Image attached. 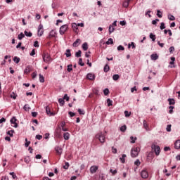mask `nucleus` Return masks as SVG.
<instances>
[{
	"label": "nucleus",
	"mask_w": 180,
	"mask_h": 180,
	"mask_svg": "<svg viewBox=\"0 0 180 180\" xmlns=\"http://www.w3.org/2000/svg\"><path fill=\"white\" fill-rule=\"evenodd\" d=\"M42 58H43V61L48 64H49V63H51V61H53V59L51 58V56H50V54H49V53H44L42 54Z\"/></svg>",
	"instance_id": "nucleus-1"
},
{
	"label": "nucleus",
	"mask_w": 180,
	"mask_h": 180,
	"mask_svg": "<svg viewBox=\"0 0 180 180\" xmlns=\"http://www.w3.org/2000/svg\"><path fill=\"white\" fill-rule=\"evenodd\" d=\"M152 150H154L155 155L158 156L160 155V153L161 152V148H160L159 146L155 145V143H153L151 145Z\"/></svg>",
	"instance_id": "nucleus-2"
},
{
	"label": "nucleus",
	"mask_w": 180,
	"mask_h": 180,
	"mask_svg": "<svg viewBox=\"0 0 180 180\" xmlns=\"http://www.w3.org/2000/svg\"><path fill=\"white\" fill-rule=\"evenodd\" d=\"M96 139H98L99 140L100 143H105V139L106 137L105 136V134H103L102 132H99L96 135Z\"/></svg>",
	"instance_id": "nucleus-3"
},
{
	"label": "nucleus",
	"mask_w": 180,
	"mask_h": 180,
	"mask_svg": "<svg viewBox=\"0 0 180 180\" xmlns=\"http://www.w3.org/2000/svg\"><path fill=\"white\" fill-rule=\"evenodd\" d=\"M140 151V148H134L131 150V157L132 158H136L139 155V152Z\"/></svg>",
	"instance_id": "nucleus-4"
},
{
	"label": "nucleus",
	"mask_w": 180,
	"mask_h": 180,
	"mask_svg": "<svg viewBox=\"0 0 180 180\" xmlns=\"http://www.w3.org/2000/svg\"><path fill=\"white\" fill-rule=\"evenodd\" d=\"M66 30H68V25L65 24L60 27L59 33L63 35L65 33Z\"/></svg>",
	"instance_id": "nucleus-5"
},
{
	"label": "nucleus",
	"mask_w": 180,
	"mask_h": 180,
	"mask_svg": "<svg viewBox=\"0 0 180 180\" xmlns=\"http://www.w3.org/2000/svg\"><path fill=\"white\" fill-rule=\"evenodd\" d=\"M44 30L43 29V25L40 24L38 27V36L41 37V35L44 34Z\"/></svg>",
	"instance_id": "nucleus-6"
},
{
	"label": "nucleus",
	"mask_w": 180,
	"mask_h": 180,
	"mask_svg": "<svg viewBox=\"0 0 180 180\" xmlns=\"http://www.w3.org/2000/svg\"><path fill=\"white\" fill-rule=\"evenodd\" d=\"M141 176L144 179L148 178V172H147V170H142L141 172Z\"/></svg>",
	"instance_id": "nucleus-7"
},
{
	"label": "nucleus",
	"mask_w": 180,
	"mask_h": 180,
	"mask_svg": "<svg viewBox=\"0 0 180 180\" xmlns=\"http://www.w3.org/2000/svg\"><path fill=\"white\" fill-rule=\"evenodd\" d=\"M46 113L48 116H56V114L50 110V107L49 106L46 107Z\"/></svg>",
	"instance_id": "nucleus-8"
},
{
	"label": "nucleus",
	"mask_w": 180,
	"mask_h": 180,
	"mask_svg": "<svg viewBox=\"0 0 180 180\" xmlns=\"http://www.w3.org/2000/svg\"><path fill=\"white\" fill-rule=\"evenodd\" d=\"M17 120L16 117H13L10 120L11 124H14L13 127H18V123H16Z\"/></svg>",
	"instance_id": "nucleus-9"
},
{
	"label": "nucleus",
	"mask_w": 180,
	"mask_h": 180,
	"mask_svg": "<svg viewBox=\"0 0 180 180\" xmlns=\"http://www.w3.org/2000/svg\"><path fill=\"white\" fill-rule=\"evenodd\" d=\"M86 78L90 81H94L95 79V75L94 73H88L86 75Z\"/></svg>",
	"instance_id": "nucleus-10"
},
{
	"label": "nucleus",
	"mask_w": 180,
	"mask_h": 180,
	"mask_svg": "<svg viewBox=\"0 0 180 180\" xmlns=\"http://www.w3.org/2000/svg\"><path fill=\"white\" fill-rule=\"evenodd\" d=\"M55 150L56 151L57 154H58V155H61V154H63V148H61L60 146H56L55 148Z\"/></svg>",
	"instance_id": "nucleus-11"
},
{
	"label": "nucleus",
	"mask_w": 180,
	"mask_h": 180,
	"mask_svg": "<svg viewBox=\"0 0 180 180\" xmlns=\"http://www.w3.org/2000/svg\"><path fill=\"white\" fill-rule=\"evenodd\" d=\"M98 171V166H91L90 167V172L91 174H95Z\"/></svg>",
	"instance_id": "nucleus-12"
},
{
	"label": "nucleus",
	"mask_w": 180,
	"mask_h": 180,
	"mask_svg": "<svg viewBox=\"0 0 180 180\" xmlns=\"http://www.w3.org/2000/svg\"><path fill=\"white\" fill-rule=\"evenodd\" d=\"M174 148H176V150H179L180 148V140H176L174 143Z\"/></svg>",
	"instance_id": "nucleus-13"
},
{
	"label": "nucleus",
	"mask_w": 180,
	"mask_h": 180,
	"mask_svg": "<svg viewBox=\"0 0 180 180\" xmlns=\"http://www.w3.org/2000/svg\"><path fill=\"white\" fill-rule=\"evenodd\" d=\"M56 36H57V32H56V30H52L49 33V37H56Z\"/></svg>",
	"instance_id": "nucleus-14"
},
{
	"label": "nucleus",
	"mask_w": 180,
	"mask_h": 180,
	"mask_svg": "<svg viewBox=\"0 0 180 180\" xmlns=\"http://www.w3.org/2000/svg\"><path fill=\"white\" fill-rule=\"evenodd\" d=\"M143 127L146 129L147 131H150V128L148 127V124H147V121L146 120H143Z\"/></svg>",
	"instance_id": "nucleus-15"
},
{
	"label": "nucleus",
	"mask_w": 180,
	"mask_h": 180,
	"mask_svg": "<svg viewBox=\"0 0 180 180\" xmlns=\"http://www.w3.org/2000/svg\"><path fill=\"white\" fill-rule=\"evenodd\" d=\"M81 39H77L72 44L73 47H78L80 44Z\"/></svg>",
	"instance_id": "nucleus-16"
},
{
	"label": "nucleus",
	"mask_w": 180,
	"mask_h": 180,
	"mask_svg": "<svg viewBox=\"0 0 180 180\" xmlns=\"http://www.w3.org/2000/svg\"><path fill=\"white\" fill-rule=\"evenodd\" d=\"M130 1H131V0H125L123 2L122 6H124V8H129V4H130Z\"/></svg>",
	"instance_id": "nucleus-17"
},
{
	"label": "nucleus",
	"mask_w": 180,
	"mask_h": 180,
	"mask_svg": "<svg viewBox=\"0 0 180 180\" xmlns=\"http://www.w3.org/2000/svg\"><path fill=\"white\" fill-rule=\"evenodd\" d=\"M24 35L26 36L27 37H32L33 36V34L32 33V32H27L25 30L24 32Z\"/></svg>",
	"instance_id": "nucleus-18"
},
{
	"label": "nucleus",
	"mask_w": 180,
	"mask_h": 180,
	"mask_svg": "<svg viewBox=\"0 0 180 180\" xmlns=\"http://www.w3.org/2000/svg\"><path fill=\"white\" fill-rule=\"evenodd\" d=\"M32 71V66L29 65L25 69V74H29Z\"/></svg>",
	"instance_id": "nucleus-19"
},
{
	"label": "nucleus",
	"mask_w": 180,
	"mask_h": 180,
	"mask_svg": "<svg viewBox=\"0 0 180 180\" xmlns=\"http://www.w3.org/2000/svg\"><path fill=\"white\" fill-rule=\"evenodd\" d=\"M72 27L74 32H75L77 33V30H78V25H77V23H75V22L72 23Z\"/></svg>",
	"instance_id": "nucleus-20"
},
{
	"label": "nucleus",
	"mask_w": 180,
	"mask_h": 180,
	"mask_svg": "<svg viewBox=\"0 0 180 180\" xmlns=\"http://www.w3.org/2000/svg\"><path fill=\"white\" fill-rule=\"evenodd\" d=\"M63 138H64L65 140H70V133L65 132L63 134Z\"/></svg>",
	"instance_id": "nucleus-21"
},
{
	"label": "nucleus",
	"mask_w": 180,
	"mask_h": 180,
	"mask_svg": "<svg viewBox=\"0 0 180 180\" xmlns=\"http://www.w3.org/2000/svg\"><path fill=\"white\" fill-rule=\"evenodd\" d=\"M150 58L151 60H153L154 61H155V60H158V55L157 53L152 54L150 56Z\"/></svg>",
	"instance_id": "nucleus-22"
},
{
	"label": "nucleus",
	"mask_w": 180,
	"mask_h": 180,
	"mask_svg": "<svg viewBox=\"0 0 180 180\" xmlns=\"http://www.w3.org/2000/svg\"><path fill=\"white\" fill-rule=\"evenodd\" d=\"M169 105H175V99L168 98Z\"/></svg>",
	"instance_id": "nucleus-23"
},
{
	"label": "nucleus",
	"mask_w": 180,
	"mask_h": 180,
	"mask_svg": "<svg viewBox=\"0 0 180 180\" xmlns=\"http://www.w3.org/2000/svg\"><path fill=\"white\" fill-rule=\"evenodd\" d=\"M82 49L84 51H86V50H88V43L86 42H84L83 44H82Z\"/></svg>",
	"instance_id": "nucleus-24"
},
{
	"label": "nucleus",
	"mask_w": 180,
	"mask_h": 180,
	"mask_svg": "<svg viewBox=\"0 0 180 180\" xmlns=\"http://www.w3.org/2000/svg\"><path fill=\"white\" fill-rule=\"evenodd\" d=\"M109 70H110V68L109 67V65L106 64V65L104 66V68H103L104 72H109Z\"/></svg>",
	"instance_id": "nucleus-25"
},
{
	"label": "nucleus",
	"mask_w": 180,
	"mask_h": 180,
	"mask_svg": "<svg viewBox=\"0 0 180 180\" xmlns=\"http://www.w3.org/2000/svg\"><path fill=\"white\" fill-rule=\"evenodd\" d=\"M125 158H126V155H125V154H123V155H122V157L120 158V161H121V162H122V164H124V162H125Z\"/></svg>",
	"instance_id": "nucleus-26"
},
{
	"label": "nucleus",
	"mask_w": 180,
	"mask_h": 180,
	"mask_svg": "<svg viewBox=\"0 0 180 180\" xmlns=\"http://www.w3.org/2000/svg\"><path fill=\"white\" fill-rule=\"evenodd\" d=\"M107 103L108 107L113 105V101L110 98L107 99Z\"/></svg>",
	"instance_id": "nucleus-27"
},
{
	"label": "nucleus",
	"mask_w": 180,
	"mask_h": 180,
	"mask_svg": "<svg viewBox=\"0 0 180 180\" xmlns=\"http://www.w3.org/2000/svg\"><path fill=\"white\" fill-rule=\"evenodd\" d=\"M13 61L14 63H15V64H19V63L20 62V58H18L17 56H15L13 58Z\"/></svg>",
	"instance_id": "nucleus-28"
},
{
	"label": "nucleus",
	"mask_w": 180,
	"mask_h": 180,
	"mask_svg": "<svg viewBox=\"0 0 180 180\" xmlns=\"http://www.w3.org/2000/svg\"><path fill=\"white\" fill-rule=\"evenodd\" d=\"M58 102H59L60 106H64V103H65L64 98H59Z\"/></svg>",
	"instance_id": "nucleus-29"
},
{
	"label": "nucleus",
	"mask_w": 180,
	"mask_h": 180,
	"mask_svg": "<svg viewBox=\"0 0 180 180\" xmlns=\"http://www.w3.org/2000/svg\"><path fill=\"white\" fill-rule=\"evenodd\" d=\"M115 32V28L113 27V25H110L109 26V33L111 34V33H113Z\"/></svg>",
	"instance_id": "nucleus-30"
},
{
	"label": "nucleus",
	"mask_w": 180,
	"mask_h": 180,
	"mask_svg": "<svg viewBox=\"0 0 180 180\" xmlns=\"http://www.w3.org/2000/svg\"><path fill=\"white\" fill-rule=\"evenodd\" d=\"M23 37H25V34H23V32H20V33L18 35V40H22V39H23Z\"/></svg>",
	"instance_id": "nucleus-31"
},
{
	"label": "nucleus",
	"mask_w": 180,
	"mask_h": 180,
	"mask_svg": "<svg viewBox=\"0 0 180 180\" xmlns=\"http://www.w3.org/2000/svg\"><path fill=\"white\" fill-rule=\"evenodd\" d=\"M65 54L66 55V57H68V58L71 57V50L67 49Z\"/></svg>",
	"instance_id": "nucleus-32"
},
{
	"label": "nucleus",
	"mask_w": 180,
	"mask_h": 180,
	"mask_svg": "<svg viewBox=\"0 0 180 180\" xmlns=\"http://www.w3.org/2000/svg\"><path fill=\"white\" fill-rule=\"evenodd\" d=\"M23 109L25 110V112H29V110L30 109L29 104H25L23 107Z\"/></svg>",
	"instance_id": "nucleus-33"
},
{
	"label": "nucleus",
	"mask_w": 180,
	"mask_h": 180,
	"mask_svg": "<svg viewBox=\"0 0 180 180\" xmlns=\"http://www.w3.org/2000/svg\"><path fill=\"white\" fill-rule=\"evenodd\" d=\"M150 39H151L152 41H155V35H154L153 33H150L149 35Z\"/></svg>",
	"instance_id": "nucleus-34"
},
{
	"label": "nucleus",
	"mask_w": 180,
	"mask_h": 180,
	"mask_svg": "<svg viewBox=\"0 0 180 180\" xmlns=\"http://www.w3.org/2000/svg\"><path fill=\"white\" fill-rule=\"evenodd\" d=\"M81 54H82V51H81V50H79L77 52L75 53V57L78 58L81 57Z\"/></svg>",
	"instance_id": "nucleus-35"
},
{
	"label": "nucleus",
	"mask_w": 180,
	"mask_h": 180,
	"mask_svg": "<svg viewBox=\"0 0 180 180\" xmlns=\"http://www.w3.org/2000/svg\"><path fill=\"white\" fill-rule=\"evenodd\" d=\"M167 18L169 20H175V17L172 14H168Z\"/></svg>",
	"instance_id": "nucleus-36"
},
{
	"label": "nucleus",
	"mask_w": 180,
	"mask_h": 180,
	"mask_svg": "<svg viewBox=\"0 0 180 180\" xmlns=\"http://www.w3.org/2000/svg\"><path fill=\"white\" fill-rule=\"evenodd\" d=\"M13 133H15V131L11 130L7 131V134L10 136V137H13Z\"/></svg>",
	"instance_id": "nucleus-37"
},
{
	"label": "nucleus",
	"mask_w": 180,
	"mask_h": 180,
	"mask_svg": "<svg viewBox=\"0 0 180 180\" xmlns=\"http://www.w3.org/2000/svg\"><path fill=\"white\" fill-rule=\"evenodd\" d=\"M119 78H120V76H119V75H114L112 76V79L114 81H117V79H119Z\"/></svg>",
	"instance_id": "nucleus-38"
},
{
	"label": "nucleus",
	"mask_w": 180,
	"mask_h": 180,
	"mask_svg": "<svg viewBox=\"0 0 180 180\" xmlns=\"http://www.w3.org/2000/svg\"><path fill=\"white\" fill-rule=\"evenodd\" d=\"M78 64H79V65H81V67H84V65H85V63H84L83 62H82V58H79V62H78Z\"/></svg>",
	"instance_id": "nucleus-39"
},
{
	"label": "nucleus",
	"mask_w": 180,
	"mask_h": 180,
	"mask_svg": "<svg viewBox=\"0 0 180 180\" xmlns=\"http://www.w3.org/2000/svg\"><path fill=\"white\" fill-rule=\"evenodd\" d=\"M9 175L12 176L13 179H16V178H18V176H16V174H15V172H10Z\"/></svg>",
	"instance_id": "nucleus-40"
},
{
	"label": "nucleus",
	"mask_w": 180,
	"mask_h": 180,
	"mask_svg": "<svg viewBox=\"0 0 180 180\" xmlns=\"http://www.w3.org/2000/svg\"><path fill=\"white\" fill-rule=\"evenodd\" d=\"M67 70L68 72H71L72 71V65H68Z\"/></svg>",
	"instance_id": "nucleus-41"
},
{
	"label": "nucleus",
	"mask_w": 180,
	"mask_h": 180,
	"mask_svg": "<svg viewBox=\"0 0 180 180\" xmlns=\"http://www.w3.org/2000/svg\"><path fill=\"white\" fill-rule=\"evenodd\" d=\"M64 169H68V168H70V163H68V162H66L65 163V165L63 166Z\"/></svg>",
	"instance_id": "nucleus-42"
},
{
	"label": "nucleus",
	"mask_w": 180,
	"mask_h": 180,
	"mask_svg": "<svg viewBox=\"0 0 180 180\" xmlns=\"http://www.w3.org/2000/svg\"><path fill=\"white\" fill-rule=\"evenodd\" d=\"M39 82L41 83L44 82V77L41 74H39Z\"/></svg>",
	"instance_id": "nucleus-43"
},
{
	"label": "nucleus",
	"mask_w": 180,
	"mask_h": 180,
	"mask_svg": "<svg viewBox=\"0 0 180 180\" xmlns=\"http://www.w3.org/2000/svg\"><path fill=\"white\" fill-rule=\"evenodd\" d=\"M110 172L112 174V175H116L117 174V170H116V169H110Z\"/></svg>",
	"instance_id": "nucleus-44"
},
{
	"label": "nucleus",
	"mask_w": 180,
	"mask_h": 180,
	"mask_svg": "<svg viewBox=\"0 0 180 180\" xmlns=\"http://www.w3.org/2000/svg\"><path fill=\"white\" fill-rule=\"evenodd\" d=\"M24 161L27 164H29V162H30V158H29V156L25 157V159H24Z\"/></svg>",
	"instance_id": "nucleus-45"
},
{
	"label": "nucleus",
	"mask_w": 180,
	"mask_h": 180,
	"mask_svg": "<svg viewBox=\"0 0 180 180\" xmlns=\"http://www.w3.org/2000/svg\"><path fill=\"white\" fill-rule=\"evenodd\" d=\"M157 16H158V18H162V13H161V11H157Z\"/></svg>",
	"instance_id": "nucleus-46"
},
{
	"label": "nucleus",
	"mask_w": 180,
	"mask_h": 180,
	"mask_svg": "<svg viewBox=\"0 0 180 180\" xmlns=\"http://www.w3.org/2000/svg\"><path fill=\"white\" fill-rule=\"evenodd\" d=\"M130 139H131V143H132V144H134V143H136V140H137V138L136 137H133V136H131L130 137Z\"/></svg>",
	"instance_id": "nucleus-47"
},
{
	"label": "nucleus",
	"mask_w": 180,
	"mask_h": 180,
	"mask_svg": "<svg viewBox=\"0 0 180 180\" xmlns=\"http://www.w3.org/2000/svg\"><path fill=\"white\" fill-rule=\"evenodd\" d=\"M106 44H113V39H108V41L106 42Z\"/></svg>",
	"instance_id": "nucleus-48"
},
{
	"label": "nucleus",
	"mask_w": 180,
	"mask_h": 180,
	"mask_svg": "<svg viewBox=\"0 0 180 180\" xmlns=\"http://www.w3.org/2000/svg\"><path fill=\"white\" fill-rule=\"evenodd\" d=\"M127 129V127H126V125H123V126H122V127H120V130H121L122 131H123V132L126 131Z\"/></svg>",
	"instance_id": "nucleus-49"
},
{
	"label": "nucleus",
	"mask_w": 180,
	"mask_h": 180,
	"mask_svg": "<svg viewBox=\"0 0 180 180\" xmlns=\"http://www.w3.org/2000/svg\"><path fill=\"white\" fill-rule=\"evenodd\" d=\"M103 94H104V95L106 96H108V95H109V89H105L104 90H103Z\"/></svg>",
	"instance_id": "nucleus-50"
},
{
	"label": "nucleus",
	"mask_w": 180,
	"mask_h": 180,
	"mask_svg": "<svg viewBox=\"0 0 180 180\" xmlns=\"http://www.w3.org/2000/svg\"><path fill=\"white\" fill-rule=\"evenodd\" d=\"M169 109H170V110H169V113L172 114L173 112H174V106L170 105V106L169 107Z\"/></svg>",
	"instance_id": "nucleus-51"
},
{
	"label": "nucleus",
	"mask_w": 180,
	"mask_h": 180,
	"mask_svg": "<svg viewBox=\"0 0 180 180\" xmlns=\"http://www.w3.org/2000/svg\"><path fill=\"white\" fill-rule=\"evenodd\" d=\"M11 98H12V99H16V98H17V95L16 94H15V93L14 92H13L11 94Z\"/></svg>",
	"instance_id": "nucleus-52"
},
{
	"label": "nucleus",
	"mask_w": 180,
	"mask_h": 180,
	"mask_svg": "<svg viewBox=\"0 0 180 180\" xmlns=\"http://www.w3.org/2000/svg\"><path fill=\"white\" fill-rule=\"evenodd\" d=\"M117 50H118V51H123V50H124V47L122 45H120L117 46Z\"/></svg>",
	"instance_id": "nucleus-53"
},
{
	"label": "nucleus",
	"mask_w": 180,
	"mask_h": 180,
	"mask_svg": "<svg viewBox=\"0 0 180 180\" xmlns=\"http://www.w3.org/2000/svg\"><path fill=\"white\" fill-rule=\"evenodd\" d=\"M165 29V23L161 22L160 24V30H164Z\"/></svg>",
	"instance_id": "nucleus-54"
},
{
	"label": "nucleus",
	"mask_w": 180,
	"mask_h": 180,
	"mask_svg": "<svg viewBox=\"0 0 180 180\" xmlns=\"http://www.w3.org/2000/svg\"><path fill=\"white\" fill-rule=\"evenodd\" d=\"M79 115H85V111L81 110V108L78 109Z\"/></svg>",
	"instance_id": "nucleus-55"
},
{
	"label": "nucleus",
	"mask_w": 180,
	"mask_h": 180,
	"mask_svg": "<svg viewBox=\"0 0 180 180\" xmlns=\"http://www.w3.org/2000/svg\"><path fill=\"white\" fill-rule=\"evenodd\" d=\"M130 115H131V113L129 112V111H127V110L124 111L125 117H129Z\"/></svg>",
	"instance_id": "nucleus-56"
},
{
	"label": "nucleus",
	"mask_w": 180,
	"mask_h": 180,
	"mask_svg": "<svg viewBox=\"0 0 180 180\" xmlns=\"http://www.w3.org/2000/svg\"><path fill=\"white\" fill-rule=\"evenodd\" d=\"M64 99H65V101H67V102H68V101H70V97L68 96V95L65 94L63 96V101Z\"/></svg>",
	"instance_id": "nucleus-57"
},
{
	"label": "nucleus",
	"mask_w": 180,
	"mask_h": 180,
	"mask_svg": "<svg viewBox=\"0 0 180 180\" xmlns=\"http://www.w3.org/2000/svg\"><path fill=\"white\" fill-rule=\"evenodd\" d=\"M35 54H36V50L35 49H32L31 53H30V56L33 57V56H34Z\"/></svg>",
	"instance_id": "nucleus-58"
},
{
	"label": "nucleus",
	"mask_w": 180,
	"mask_h": 180,
	"mask_svg": "<svg viewBox=\"0 0 180 180\" xmlns=\"http://www.w3.org/2000/svg\"><path fill=\"white\" fill-rule=\"evenodd\" d=\"M32 79H34L37 77V72H34L32 75Z\"/></svg>",
	"instance_id": "nucleus-59"
},
{
	"label": "nucleus",
	"mask_w": 180,
	"mask_h": 180,
	"mask_svg": "<svg viewBox=\"0 0 180 180\" xmlns=\"http://www.w3.org/2000/svg\"><path fill=\"white\" fill-rule=\"evenodd\" d=\"M171 127H172L171 124H168V125L167 126V127H166L167 131H168V132L171 131Z\"/></svg>",
	"instance_id": "nucleus-60"
},
{
	"label": "nucleus",
	"mask_w": 180,
	"mask_h": 180,
	"mask_svg": "<svg viewBox=\"0 0 180 180\" xmlns=\"http://www.w3.org/2000/svg\"><path fill=\"white\" fill-rule=\"evenodd\" d=\"M36 139L37 140H41V139H43V136H41L40 134L36 135Z\"/></svg>",
	"instance_id": "nucleus-61"
},
{
	"label": "nucleus",
	"mask_w": 180,
	"mask_h": 180,
	"mask_svg": "<svg viewBox=\"0 0 180 180\" xmlns=\"http://www.w3.org/2000/svg\"><path fill=\"white\" fill-rule=\"evenodd\" d=\"M135 165H137V167H139L141 164L140 160L139 159H137L135 162H134Z\"/></svg>",
	"instance_id": "nucleus-62"
},
{
	"label": "nucleus",
	"mask_w": 180,
	"mask_h": 180,
	"mask_svg": "<svg viewBox=\"0 0 180 180\" xmlns=\"http://www.w3.org/2000/svg\"><path fill=\"white\" fill-rule=\"evenodd\" d=\"M68 115L70 116V117H74V116H75V113L73 112H69Z\"/></svg>",
	"instance_id": "nucleus-63"
},
{
	"label": "nucleus",
	"mask_w": 180,
	"mask_h": 180,
	"mask_svg": "<svg viewBox=\"0 0 180 180\" xmlns=\"http://www.w3.org/2000/svg\"><path fill=\"white\" fill-rule=\"evenodd\" d=\"M34 47H39V41H35L34 42Z\"/></svg>",
	"instance_id": "nucleus-64"
}]
</instances>
